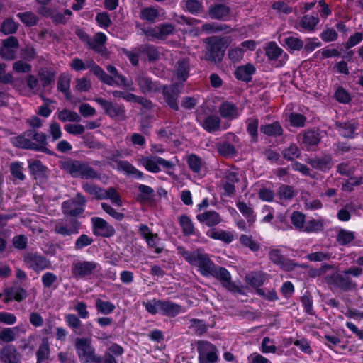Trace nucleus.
<instances>
[{
	"instance_id": "nucleus-19",
	"label": "nucleus",
	"mask_w": 363,
	"mask_h": 363,
	"mask_svg": "<svg viewBox=\"0 0 363 363\" xmlns=\"http://www.w3.org/2000/svg\"><path fill=\"white\" fill-rule=\"evenodd\" d=\"M89 69L95 76L98 77L103 83L113 86L114 83H117L113 77H109L94 60H88L85 63V69Z\"/></svg>"
},
{
	"instance_id": "nucleus-48",
	"label": "nucleus",
	"mask_w": 363,
	"mask_h": 363,
	"mask_svg": "<svg viewBox=\"0 0 363 363\" xmlns=\"http://www.w3.org/2000/svg\"><path fill=\"white\" fill-rule=\"evenodd\" d=\"M236 206L248 223H253L255 222V216L252 208L250 205L243 201H238Z\"/></svg>"
},
{
	"instance_id": "nucleus-54",
	"label": "nucleus",
	"mask_w": 363,
	"mask_h": 363,
	"mask_svg": "<svg viewBox=\"0 0 363 363\" xmlns=\"http://www.w3.org/2000/svg\"><path fill=\"white\" fill-rule=\"evenodd\" d=\"M101 196L103 197V199H109L112 203L118 206H122L121 197L116 190L113 187H109L107 189H103Z\"/></svg>"
},
{
	"instance_id": "nucleus-59",
	"label": "nucleus",
	"mask_w": 363,
	"mask_h": 363,
	"mask_svg": "<svg viewBox=\"0 0 363 363\" xmlns=\"http://www.w3.org/2000/svg\"><path fill=\"white\" fill-rule=\"evenodd\" d=\"M18 28V23L12 18H7L3 21L1 31L5 35L15 33Z\"/></svg>"
},
{
	"instance_id": "nucleus-45",
	"label": "nucleus",
	"mask_w": 363,
	"mask_h": 363,
	"mask_svg": "<svg viewBox=\"0 0 363 363\" xmlns=\"http://www.w3.org/2000/svg\"><path fill=\"white\" fill-rule=\"evenodd\" d=\"M57 118L61 122H77L81 121V116L75 111H72L68 109H63L58 112Z\"/></svg>"
},
{
	"instance_id": "nucleus-31",
	"label": "nucleus",
	"mask_w": 363,
	"mask_h": 363,
	"mask_svg": "<svg viewBox=\"0 0 363 363\" xmlns=\"http://www.w3.org/2000/svg\"><path fill=\"white\" fill-rule=\"evenodd\" d=\"M219 113L224 118L232 120L239 116V111L237 106L234 104L225 101L219 106Z\"/></svg>"
},
{
	"instance_id": "nucleus-40",
	"label": "nucleus",
	"mask_w": 363,
	"mask_h": 363,
	"mask_svg": "<svg viewBox=\"0 0 363 363\" xmlns=\"http://www.w3.org/2000/svg\"><path fill=\"white\" fill-rule=\"evenodd\" d=\"M157 160V156H149L142 157L140 160V162L147 171L152 173H157L160 171Z\"/></svg>"
},
{
	"instance_id": "nucleus-49",
	"label": "nucleus",
	"mask_w": 363,
	"mask_h": 363,
	"mask_svg": "<svg viewBox=\"0 0 363 363\" xmlns=\"http://www.w3.org/2000/svg\"><path fill=\"white\" fill-rule=\"evenodd\" d=\"M216 148L218 152L225 157H233L236 153L235 147L228 142L217 143Z\"/></svg>"
},
{
	"instance_id": "nucleus-21",
	"label": "nucleus",
	"mask_w": 363,
	"mask_h": 363,
	"mask_svg": "<svg viewBox=\"0 0 363 363\" xmlns=\"http://www.w3.org/2000/svg\"><path fill=\"white\" fill-rule=\"evenodd\" d=\"M36 363H50L52 361L50 345L47 338H43L36 352Z\"/></svg>"
},
{
	"instance_id": "nucleus-1",
	"label": "nucleus",
	"mask_w": 363,
	"mask_h": 363,
	"mask_svg": "<svg viewBox=\"0 0 363 363\" xmlns=\"http://www.w3.org/2000/svg\"><path fill=\"white\" fill-rule=\"evenodd\" d=\"M177 251L185 260L193 266L198 267L199 272L205 277H209L215 267V264L210 259V256L201 248L189 251L184 247H177Z\"/></svg>"
},
{
	"instance_id": "nucleus-32",
	"label": "nucleus",
	"mask_w": 363,
	"mask_h": 363,
	"mask_svg": "<svg viewBox=\"0 0 363 363\" xmlns=\"http://www.w3.org/2000/svg\"><path fill=\"white\" fill-rule=\"evenodd\" d=\"M196 218L210 227L219 224L222 220L220 215L216 211H206L198 214Z\"/></svg>"
},
{
	"instance_id": "nucleus-47",
	"label": "nucleus",
	"mask_w": 363,
	"mask_h": 363,
	"mask_svg": "<svg viewBox=\"0 0 363 363\" xmlns=\"http://www.w3.org/2000/svg\"><path fill=\"white\" fill-rule=\"evenodd\" d=\"M296 194L294 187L286 184H281L277 191L278 196L282 200H291Z\"/></svg>"
},
{
	"instance_id": "nucleus-55",
	"label": "nucleus",
	"mask_w": 363,
	"mask_h": 363,
	"mask_svg": "<svg viewBox=\"0 0 363 363\" xmlns=\"http://www.w3.org/2000/svg\"><path fill=\"white\" fill-rule=\"evenodd\" d=\"M324 228L323 219H311L306 223L304 230L306 233H318Z\"/></svg>"
},
{
	"instance_id": "nucleus-63",
	"label": "nucleus",
	"mask_w": 363,
	"mask_h": 363,
	"mask_svg": "<svg viewBox=\"0 0 363 363\" xmlns=\"http://www.w3.org/2000/svg\"><path fill=\"white\" fill-rule=\"evenodd\" d=\"M282 155L287 160H294L300 157L301 151L296 144H291L282 151Z\"/></svg>"
},
{
	"instance_id": "nucleus-27",
	"label": "nucleus",
	"mask_w": 363,
	"mask_h": 363,
	"mask_svg": "<svg viewBox=\"0 0 363 363\" xmlns=\"http://www.w3.org/2000/svg\"><path fill=\"white\" fill-rule=\"evenodd\" d=\"M320 141V133L318 130H311L302 134L301 144L303 148L310 150L313 146H316Z\"/></svg>"
},
{
	"instance_id": "nucleus-11",
	"label": "nucleus",
	"mask_w": 363,
	"mask_h": 363,
	"mask_svg": "<svg viewBox=\"0 0 363 363\" xmlns=\"http://www.w3.org/2000/svg\"><path fill=\"white\" fill-rule=\"evenodd\" d=\"M81 223L76 218H67L59 220L54 228V232L62 236H71L79 233Z\"/></svg>"
},
{
	"instance_id": "nucleus-26",
	"label": "nucleus",
	"mask_w": 363,
	"mask_h": 363,
	"mask_svg": "<svg viewBox=\"0 0 363 363\" xmlns=\"http://www.w3.org/2000/svg\"><path fill=\"white\" fill-rule=\"evenodd\" d=\"M308 162L313 168L320 171H326L330 169L333 164L330 155H323L320 157L309 159Z\"/></svg>"
},
{
	"instance_id": "nucleus-29",
	"label": "nucleus",
	"mask_w": 363,
	"mask_h": 363,
	"mask_svg": "<svg viewBox=\"0 0 363 363\" xmlns=\"http://www.w3.org/2000/svg\"><path fill=\"white\" fill-rule=\"evenodd\" d=\"M255 66L251 63H248L238 67L235 74L238 79L248 82L252 80V76L255 74Z\"/></svg>"
},
{
	"instance_id": "nucleus-57",
	"label": "nucleus",
	"mask_w": 363,
	"mask_h": 363,
	"mask_svg": "<svg viewBox=\"0 0 363 363\" xmlns=\"http://www.w3.org/2000/svg\"><path fill=\"white\" fill-rule=\"evenodd\" d=\"M266 55L269 60H277L283 52V50L274 42H270L265 48Z\"/></svg>"
},
{
	"instance_id": "nucleus-44",
	"label": "nucleus",
	"mask_w": 363,
	"mask_h": 363,
	"mask_svg": "<svg viewBox=\"0 0 363 363\" xmlns=\"http://www.w3.org/2000/svg\"><path fill=\"white\" fill-rule=\"evenodd\" d=\"M26 135L30 138V140H35L37 145L43 147V149H48L45 146L47 145V136L45 133L38 132L35 130H28L26 131Z\"/></svg>"
},
{
	"instance_id": "nucleus-7",
	"label": "nucleus",
	"mask_w": 363,
	"mask_h": 363,
	"mask_svg": "<svg viewBox=\"0 0 363 363\" xmlns=\"http://www.w3.org/2000/svg\"><path fill=\"white\" fill-rule=\"evenodd\" d=\"M86 203L84 196L77 193L75 197L65 201L62 204V210L65 216L76 217L84 213V206Z\"/></svg>"
},
{
	"instance_id": "nucleus-60",
	"label": "nucleus",
	"mask_w": 363,
	"mask_h": 363,
	"mask_svg": "<svg viewBox=\"0 0 363 363\" xmlns=\"http://www.w3.org/2000/svg\"><path fill=\"white\" fill-rule=\"evenodd\" d=\"M340 134L345 138H352L357 127L354 123H342L337 125Z\"/></svg>"
},
{
	"instance_id": "nucleus-38",
	"label": "nucleus",
	"mask_w": 363,
	"mask_h": 363,
	"mask_svg": "<svg viewBox=\"0 0 363 363\" xmlns=\"http://www.w3.org/2000/svg\"><path fill=\"white\" fill-rule=\"evenodd\" d=\"M28 163L29 171L30 174L35 177V179L45 176L47 168L42 164L40 160H29Z\"/></svg>"
},
{
	"instance_id": "nucleus-36",
	"label": "nucleus",
	"mask_w": 363,
	"mask_h": 363,
	"mask_svg": "<svg viewBox=\"0 0 363 363\" xmlns=\"http://www.w3.org/2000/svg\"><path fill=\"white\" fill-rule=\"evenodd\" d=\"M189 72V61L188 59L182 58L177 61L175 66V72L178 79L185 81Z\"/></svg>"
},
{
	"instance_id": "nucleus-9",
	"label": "nucleus",
	"mask_w": 363,
	"mask_h": 363,
	"mask_svg": "<svg viewBox=\"0 0 363 363\" xmlns=\"http://www.w3.org/2000/svg\"><path fill=\"white\" fill-rule=\"evenodd\" d=\"M210 276L219 280L222 286L230 292H238L242 294V291L238 286L231 281V275L230 272L223 267H216L215 265Z\"/></svg>"
},
{
	"instance_id": "nucleus-15",
	"label": "nucleus",
	"mask_w": 363,
	"mask_h": 363,
	"mask_svg": "<svg viewBox=\"0 0 363 363\" xmlns=\"http://www.w3.org/2000/svg\"><path fill=\"white\" fill-rule=\"evenodd\" d=\"M93 232L95 235L108 238L114 235L115 230L104 219L94 217L91 218Z\"/></svg>"
},
{
	"instance_id": "nucleus-42",
	"label": "nucleus",
	"mask_w": 363,
	"mask_h": 363,
	"mask_svg": "<svg viewBox=\"0 0 363 363\" xmlns=\"http://www.w3.org/2000/svg\"><path fill=\"white\" fill-rule=\"evenodd\" d=\"M247 131L251 137V142L255 143L258 140V125L259 120L256 117L247 119Z\"/></svg>"
},
{
	"instance_id": "nucleus-18",
	"label": "nucleus",
	"mask_w": 363,
	"mask_h": 363,
	"mask_svg": "<svg viewBox=\"0 0 363 363\" xmlns=\"http://www.w3.org/2000/svg\"><path fill=\"white\" fill-rule=\"evenodd\" d=\"M11 143L13 145L18 147L42 151L45 153H50L48 149H43V147H40L39 145H37L36 143L31 141L30 138L26 135V132H24L21 135L12 138Z\"/></svg>"
},
{
	"instance_id": "nucleus-46",
	"label": "nucleus",
	"mask_w": 363,
	"mask_h": 363,
	"mask_svg": "<svg viewBox=\"0 0 363 363\" xmlns=\"http://www.w3.org/2000/svg\"><path fill=\"white\" fill-rule=\"evenodd\" d=\"M245 281L253 287H259L264 281V275L259 272H252L245 276Z\"/></svg>"
},
{
	"instance_id": "nucleus-35",
	"label": "nucleus",
	"mask_w": 363,
	"mask_h": 363,
	"mask_svg": "<svg viewBox=\"0 0 363 363\" xmlns=\"http://www.w3.org/2000/svg\"><path fill=\"white\" fill-rule=\"evenodd\" d=\"M260 131L267 136L278 137L283 134L284 130L279 122L273 123L262 125Z\"/></svg>"
},
{
	"instance_id": "nucleus-53",
	"label": "nucleus",
	"mask_w": 363,
	"mask_h": 363,
	"mask_svg": "<svg viewBox=\"0 0 363 363\" xmlns=\"http://www.w3.org/2000/svg\"><path fill=\"white\" fill-rule=\"evenodd\" d=\"M95 306L97 311L104 315L111 313L116 308L115 305L111 302L105 301L100 298L96 299Z\"/></svg>"
},
{
	"instance_id": "nucleus-3",
	"label": "nucleus",
	"mask_w": 363,
	"mask_h": 363,
	"mask_svg": "<svg viewBox=\"0 0 363 363\" xmlns=\"http://www.w3.org/2000/svg\"><path fill=\"white\" fill-rule=\"evenodd\" d=\"M60 167L74 178L89 179L99 177L94 169L86 162L67 158L60 162Z\"/></svg>"
},
{
	"instance_id": "nucleus-34",
	"label": "nucleus",
	"mask_w": 363,
	"mask_h": 363,
	"mask_svg": "<svg viewBox=\"0 0 363 363\" xmlns=\"http://www.w3.org/2000/svg\"><path fill=\"white\" fill-rule=\"evenodd\" d=\"M207 235L214 240H219L225 243H230L233 240V235L223 230H217L216 228L210 229L207 232Z\"/></svg>"
},
{
	"instance_id": "nucleus-39",
	"label": "nucleus",
	"mask_w": 363,
	"mask_h": 363,
	"mask_svg": "<svg viewBox=\"0 0 363 363\" xmlns=\"http://www.w3.org/2000/svg\"><path fill=\"white\" fill-rule=\"evenodd\" d=\"M138 190L140 194L137 196V200L140 203H149L152 201L155 196L154 189L144 184H140L138 186Z\"/></svg>"
},
{
	"instance_id": "nucleus-33",
	"label": "nucleus",
	"mask_w": 363,
	"mask_h": 363,
	"mask_svg": "<svg viewBox=\"0 0 363 363\" xmlns=\"http://www.w3.org/2000/svg\"><path fill=\"white\" fill-rule=\"evenodd\" d=\"M220 118L216 115H209L205 118L201 123V126L207 132L212 133L220 130Z\"/></svg>"
},
{
	"instance_id": "nucleus-5",
	"label": "nucleus",
	"mask_w": 363,
	"mask_h": 363,
	"mask_svg": "<svg viewBox=\"0 0 363 363\" xmlns=\"http://www.w3.org/2000/svg\"><path fill=\"white\" fill-rule=\"evenodd\" d=\"M74 347L82 363H91L96 355L91 340L89 337H77L74 340Z\"/></svg>"
},
{
	"instance_id": "nucleus-16",
	"label": "nucleus",
	"mask_w": 363,
	"mask_h": 363,
	"mask_svg": "<svg viewBox=\"0 0 363 363\" xmlns=\"http://www.w3.org/2000/svg\"><path fill=\"white\" fill-rule=\"evenodd\" d=\"M180 93L181 88L177 84L166 86L162 88V94L165 101L175 111L179 110L177 99Z\"/></svg>"
},
{
	"instance_id": "nucleus-14",
	"label": "nucleus",
	"mask_w": 363,
	"mask_h": 363,
	"mask_svg": "<svg viewBox=\"0 0 363 363\" xmlns=\"http://www.w3.org/2000/svg\"><path fill=\"white\" fill-rule=\"evenodd\" d=\"M136 82L141 92L144 94L160 92L162 85L156 81L152 80L145 74H139L136 78Z\"/></svg>"
},
{
	"instance_id": "nucleus-50",
	"label": "nucleus",
	"mask_w": 363,
	"mask_h": 363,
	"mask_svg": "<svg viewBox=\"0 0 363 363\" xmlns=\"http://www.w3.org/2000/svg\"><path fill=\"white\" fill-rule=\"evenodd\" d=\"M106 69L111 74V76H108L113 77V79L117 82L114 83L113 85H123L125 87H128L130 86V84L128 82L126 77L122 74H120L115 67L112 65H108L106 67Z\"/></svg>"
},
{
	"instance_id": "nucleus-61",
	"label": "nucleus",
	"mask_w": 363,
	"mask_h": 363,
	"mask_svg": "<svg viewBox=\"0 0 363 363\" xmlns=\"http://www.w3.org/2000/svg\"><path fill=\"white\" fill-rule=\"evenodd\" d=\"M82 189L90 195L93 196L95 199L98 200H102L103 197L101 196L103 189L88 182L84 183L82 184Z\"/></svg>"
},
{
	"instance_id": "nucleus-51",
	"label": "nucleus",
	"mask_w": 363,
	"mask_h": 363,
	"mask_svg": "<svg viewBox=\"0 0 363 363\" xmlns=\"http://www.w3.org/2000/svg\"><path fill=\"white\" fill-rule=\"evenodd\" d=\"M179 221L184 235L189 236L194 233V226L189 216L182 215L179 216Z\"/></svg>"
},
{
	"instance_id": "nucleus-2",
	"label": "nucleus",
	"mask_w": 363,
	"mask_h": 363,
	"mask_svg": "<svg viewBox=\"0 0 363 363\" xmlns=\"http://www.w3.org/2000/svg\"><path fill=\"white\" fill-rule=\"evenodd\" d=\"M362 272V269L359 267H352L341 272H335L325 277V281L329 285H333L345 291L355 290L357 284L350 277H359Z\"/></svg>"
},
{
	"instance_id": "nucleus-25",
	"label": "nucleus",
	"mask_w": 363,
	"mask_h": 363,
	"mask_svg": "<svg viewBox=\"0 0 363 363\" xmlns=\"http://www.w3.org/2000/svg\"><path fill=\"white\" fill-rule=\"evenodd\" d=\"M111 160L113 162V164H112V166L114 168H116L118 170L123 171L127 174L135 175L138 179H141L143 177V173L138 170L128 161L118 160L114 158H111Z\"/></svg>"
},
{
	"instance_id": "nucleus-62",
	"label": "nucleus",
	"mask_w": 363,
	"mask_h": 363,
	"mask_svg": "<svg viewBox=\"0 0 363 363\" xmlns=\"http://www.w3.org/2000/svg\"><path fill=\"white\" fill-rule=\"evenodd\" d=\"M159 16L158 10L151 6L146 7L140 11V18L152 23L155 22Z\"/></svg>"
},
{
	"instance_id": "nucleus-24",
	"label": "nucleus",
	"mask_w": 363,
	"mask_h": 363,
	"mask_svg": "<svg viewBox=\"0 0 363 363\" xmlns=\"http://www.w3.org/2000/svg\"><path fill=\"white\" fill-rule=\"evenodd\" d=\"M229 6L223 4L211 5L208 9L209 16L212 19L225 20L230 14Z\"/></svg>"
},
{
	"instance_id": "nucleus-56",
	"label": "nucleus",
	"mask_w": 363,
	"mask_h": 363,
	"mask_svg": "<svg viewBox=\"0 0 363 363\" xmlns=\"http://www.w3.org/2000/svg\"><path fill=\"white\" fill-rule=\"evenodd\" d=\"M291 221L298 230H304L306 216L300 211H294L291 215Z\"/></svg>"
},
{
	"instance_id": "nucleus-37",
	"label": "nucleus",
	"mask_w": 363,
	"mask_h": 363,
	"mask_svg": "<svg viewBox=\"0 0 363 363\" xmlns=\"http://www.w3.org/2000/svg\"><path fill=\"white\" fill-rule=\"evenodd\" d=\"M38 76L42 82L44 89L50 85L55 80V72L48 68H40L38 71Z\"/></svg>"
},
{
	"instance_id": "nucleus-8",
	"label": "nucleus",
	"mask_w": 363,
	"mask_h": 363,
	"mask_svg": "<svg viewBox=\"0 0 363 363\" xmlns=\"http://www.w3.org/2000/svg\"><path fill=\"white\" fill-rule=\"evenodd\" d=\"M26 266L36 272L50 269L51 262L44 256L36 252H27L23 255Z\"/></svg>"
},
{
	"instance_id": "nucleus-6",
	"label": "nucleus",
	"mask_w": 363,
	"mask_h": 363,
	"mask_svg": "<svg viewBox=\"0 0 363 363\" xmlns=\"http://www.w3.org/2000/svg\"><path fill=\"white\" fill-rule=\"evenodd\" d=\"M98 104L104 109L106 115L116 121H123L126 118L125 107L123 105L106 100L101 97L94 99Z\"/></svg>"
},
{
	"instance_id": "nucleus-23",
	"label": "nucleus",
	"mask_w": 363,
	"mask_h": 363,
	"mask_svg": "<svg viewBox=\"0 0 363 363\" xmlns=\"http://www.w3.org/2000/svg\"><path fill=\"white\" fill-rule=\"evenodd\" d=\"M139 231L144 239H145L147 245L150 247L155 248L157 253H160L162 248L157 247V245L159 241L157 234L152 233L147 225L142 224L139 227Z\"/></svg>"
},
{
	"instance_id": "nucleus-28",
	"label": "nucleus",
	"mask_w": 363,
	"mask_h": 363,
	"mask_svg": "<svg viewBox=\"0 0 363 363\" xmlns=\"http://www.w3.org/2000/svg\"><path fill=\"white\" fill-rule=\"evenodd\" d=\"M158 306L159 310L161 311L164 315L170 317L176 316L182 310V306L180 305L172 303L169 301L158 300Z\"/></svg>"
},
{
	"instance_id": "nucleus-22",
	"label": "nucleus",
	"mask_w": 363,
	"mask_h": 363,
	"mask_svg": "<svg viewBox=\"0 0 363 363\" xmlns=\"http://www.w3.org/2000/svg\"><path fill=\"white\" fill-rule=\"evenodd\" d=\"M270 260L281 268L286 271L292 270L296 265L288 259H286L278 249H272L269 252Z\"/></svg>"
},
{
	"instance_id": "nucleus-52",
	"label": "nucleus",
	"mask_w": 363,
	"mask_h": 363,
	"mask_svg": "<svg viewBox=\"0 0 363 363\" xmlns=\"http://www.w3.org/2000/svg\"><path fill=\"white\" fill-rule=\"evenodd\" d=\"M17 16L23 23L28 27L35 26L39 20L38 16L31 11L18 13Z\"/></svg>"
},
{
	"instance_id": "nucleus-12",
	"label": "nucleus",
	"mask_w": 363,
	"mask_h": 363,
	"mask_svg": "<svg viewBox=\"0 0 363 363\" xmlns=\"http://www.w3.org/2000/svg\"><path fill=\"white\" fill-rule=\"evenodd\" d=\"M99 267L94 261H77L72 264V273L77 278L91 275Z\"/></svg>"
},
{
	"instance_id": "nucleus-30",
	"label": "nucleus",
	"mask_w": 363,
	"mask_h": 363,
	"mask_svg": "<svg viewBox=\"0 0 363 363\" xmlns=\"http://www.w3.org/2000/svg\"><path fill=\"white\" fill-rule=\"evenodd\" d=\"M4 294L6 295V298L4 300L6 303L9 302L12 299H14L16 301L20 302L28 296V293L26 290L21 287L7 288L4 290Z\"/></svg>"
},
{
	"instance_id": "nucleus-20",
	"label": "nucleus",
	"mask_w": 363,
	"mask_h": 363,
	"mask_svg": "<svg viewBox=\"0 0 363 363\" xmlns=\"http://www.w3.org/2000/svg\"><path fill=\"white\" fill-rule=\"evenodd\" d=\"M21 359V354L13 345H6L0 351V362L1 363H16Z\"/></svg>"
},
{
	"instance_id": "nucleus-43",
	"label": "nucleus",
	"mask_w": 363,
	"mask_h": 363,
	"mask_svg": "<svg viewBox=\"0 0 363 363\" xmlns=\"http://www.w3.org/2000/svg\"><path fill=\"white\" fill-rule=\"evenodd\" d=\"M139 51H140V53L145 54L150 62L156 61L160 58L159 50L152 45H140L139 46Z\"/></svg>"
},
{
	"instance_id": "nucleus-58",
	"label": "nucleus",
	"mask_w": 363,
	"mask_h": 363,
	"mask_svg": "<svg viewBox=\"0 0 363 363\" xmlns=\"http://www.w3.org/2000/svg\"><path fill=\"white\" fill-rule=\"evenodd\" d=\"M190 323L189 328L199 336L202 335L208 330V326L203 320L193 318L190 320Z\"/></svg>"
},
{
	"instance_id": "nucleus-4",
	"label": "nucleus",
	"mask_w": 363,
	"mask_h": 363,
	"mask_svg": "<svg viewBox=\"0 0 363 363\" xmlns=\"http://www.w3.org/2000/svg\"><path fill=\"white\" fill-rule=\"evenodd\" d=\"M206 51L204 58L212 63L220 62L224 56L225 41L224 38L217 36L209 37L205 39Z\"/></svg>"
},
{
	"instance_id": "nucleus-17",
	"label": "nucleus",
	"mask_w": 363,
	"mask_h": 363,
	"mask_svg": "<svg viewBox=\"0 0 363 363\" xmlns=\"http://www.w3.org/2000/svg\"><path fill=\"white\" fill-rule=\"evenodd\" d=\"M87 39V45L90 49L93 50L95 52L101 55H105L107 52V49L105 47L106 42V36L103 33H96L93 39H90L88 35H84Z\"/></svg>"
},
{
	"instance_id": "nucleus-64",
	"label": "nucleus",
	"mask_w": 363,
	"mask_h": 363,
	"mask_svg": "<svg viewBox=\"0 0 363 363\" xmlns=\"http://www.w3.org/2000/svg\"><path fill=\"white\" fill-rule=\"evenodd\" d=\"M319 18L317 16L306 15L304 16L301 21V26L307 30H313L318 23Z\"/></svg>"
},
{
	"instance_id": "nucleus-10",
	"label": "nucleus",
	"mask_w": 363,
	"mask_h": 363,
	"mask_svg": "<svg viewBox=\"0 0 363 363\" xmlns=\"http://www.w3.org/2000/svg\"><path fill=\"white\" fill-rule=\"evenodd\" d=\"M196 345L200 363L205 362L213 363L218 360V350L214 345L208 341L199 340Z\"/></svg>"
},
{
	"instance_id": "nucleus-41",
	"label": "nucleus",
	"mask_w": 363,
	"mask_h": 363,
	"mask_svg": "<svg viewBox=\"0 0 363 363\" xmlns=\"http://www.w3.org/2000/svg\"><path fill=\"white\" fill-rule=\"evenodd\" d=\"M70 82L71 78L69 76L66 74H61L57 81V89L63 93L67 99H70Z\"/></svg>"
},
{
	"instance_id": "nucleus-13",
	"label": "nucleus",
	"mask_w": 363,
	"mask_h": 363,
	"mask_svg": "<svg viewBox=\"0 0 363 363\" xmlns=\"http://www.w3.org/2000/svg\"><path fill=\"white\" fill-rule=\"evenodd\" d=\"M19 43L18 39L14 36H10L3 40L0 48V55L6 60H13L16 58V54Z\"/></svg>"
}]
</instances>
